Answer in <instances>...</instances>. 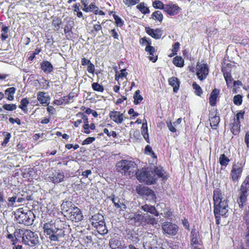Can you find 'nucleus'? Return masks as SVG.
Instances as JSON below:
<instances>
[{"label":"nucleus","instance_id":"5701e85b","mask_svg":"<svg viewBox=\"0 0 249 249\" xmlns=\"http://www.w3.org/2000/svg\"><path fill=\"white\" fill-rule=\"evenodd\" d=\"M109 246L111 249H126V247L118 239L111 238L109 240Z\"/></svg>","mask_w":249,"mask_h":249},{"label":"nucleus","instance_id":"a19ab883","mask_svg":"<svg viewBox=\"0 0 249 249\" xmlns=\"http://www.w3.org/2000/svg\"><path fill=\"white\" fill-rule=\"evenodd\" d=\"M134 104L136 105L139 104L143 100V97L140 95V90H137L133 95Z\"/></svg>","mask_w":249,"mask_h":249},{"label":"nucleus","instance_id":"b1692460","mask_svg":"<svg viewBox=\"0 0 249 249\" xmlns=\"http://www.w3.org/2000/svg\"><path fill=\"white\" fill-rule=\"evenodd\" d=\"M40 68L45 73H50L53 70V67L50 62L47 60L40 63Z\"/></svg>","mask_w":249,"mask_h":249},{"label":"nucleus","instance_id":"09e8293b","mask_svg":"<svg viewBox=\"0 0 249 249\" xmlns=\"http://www.w3.org/2000/svg\"><path fill=\"white\" fill-rule=\"evenodd\" d=\"M146 220V225H154L155 224H157L156 218L150 215L147 214H146V220Z\"/></svg>","mask_w":249,"mask_h":249},{"label":"nucleus","instance_id":"72a5a7b5","mask_svg":"<svg viewBox=\"0 0 249 249\" xmlns=\"http://www.w3.org/2000/svg\"><path fill=\"white\" fill-rule=\"evenodd\" d=\"M102 27L99 21L95 24H94L92 28L91 29L89 33L94 36H95L97 33L100 31H102Z\"/></svg>","mask_w":249,"mask_h":249},{"label":"nucleus","instance_id":"864d4df0","mask_svg":"<svg viewBox=\"0 0 249 249\" xmlns=\"http://www.w3.org/2000/svg\"><path fill=\"white\" fill-rule=\"evenodd\" d=\"M64 33L66 35V37L67 39H69L71 38L73 34L71 31V27L66 25L64 28Z\"/></svg>","mask_w":249,"mask_h":249},{"label":"nucleus","instance_id":"c756f323","mask_svg":"<svg viewBox=\"0 0 249 249\" xmlns=\"http://www.w3.org/2000/svg\"><path fill=\"white\" fill-rule=\"evenodd\" d=\"M62 21L61 18L59 17H55L53 18L52 21V25L54 31H58L62 25Z\"/></svg>","mask_w":249,"mask_h":249},{"label":"nucleus","instance_id":"bf43d9fd","mask_svg":"<svg viewBox=\"0 0 249 249\" xmlns=\"http://www.w3.org/2000/svg\"><path fill=\"white\" fill-rule=\"evenodd\" d=\"M245 113V112L243 110H241L239 111L237 114H236V118L234 119V120H236V121L240 122V119H243L244 114Z\"/></svg>","mask_w":249,"mask_h":249},{"label":"nucleus","instance_id":"6e6552de","mask_svg":"<svg viewBox=\"0 0 249 249\" xmlns=\"http://www.w3.org/2000/svg\"><path fill=\"white\" fill-rule=\"evenodd\" d=\"M90 221L92 225L96 228L97 232L101 235H105L108 232L104 218L103 215L96 213L92 216Z\"/></svg>","mask_w":249,"mask_h":249},{"label":"nucleus","instance_id":"c85d7f7f","mask_svg":"<svg viewBox=\"0 0 249 249\" xmlns=\"http://www.w3.org/2000/svg\"><path fill=\"white\" fill-rule=\"evenodd\" d=\"M231 125V133L234 135H237L240 131L241 122L234 120L233 122Z\"/></svg>","mask_w":249,"mask_h":249},{"label":"nucleus","instance_id":"603ef678","mask_svg":"<svg viewBox=\"0 0 249 249\" xmlns=\"http://www.w3.org/2000/svg\"><path fill=\"white\" fill-rule=\"evenodd\" d=\"M113 18L115 20V23L117 27H122L124 24V21L116 14L113 15Z\"/></svg>","mask_w":249,"mask_h":249},{"label":"nucleus","instance_id":"4d7b16f0","mask_svg":"<svg viewBox=\"0 0 249 249\" xmlns=\"http://www.w3.org/2000/svg\"><path fill=\"white\" fill-rule=\"evenodd\" d=\"M125 69H123L121 71L120 73H116L115 75V79L118 81L120 78L123 77H126L127 75V72L125 71Z\"/></svg>","mask_w":249,"mask_h":249},{"label":"nucleus","instance_id":"20e7f679","mask_svg":"<svg viewBox=\"0 0 249 249\" xmlns=\"http://www.w3.org/2000/svg\"><path fill=\"white\" fill-rule=\"evenodd\" d=\"M18 232L16 235L18 237L21 238V241L24 244L34 247L39 243L38 236L35 232L23 229H19Z\"/></svg>","mask_w":249,"mask_h":249},{"label":"nucleus","instance_id":"412c9836","mask_svg":"<svg viewBox=\"0 0 249 249\" xmlns=\"http://www.w3.org/2000/svg\"><path fill=\"white\" fill-rule=\"evenodd\" d=\"M151 42H148V45H147L145 48V51L149 54V59L152 62H155L158 59V55L156 54V50L155 48L151 45Z\"/></svg>","mask_w":249,"mask_h":249},{"label":"nucleus","instance_id":"c9c22d12","mask_svg":"<svg viewBox=\"0 0 249 249\" xmlns=\"http://www.w3.org/2000/svg\"><path fill=\"white\" fill-rule=\"evenodd\" d=\"M151 18L161 23L163 20V16L160 11L158 10L152 14Z\"/></svg>","mask_w":249,"mask_h":249},{"label":"nucleus","instance_id":"e433bc0d","mask_svg":"<svg viewBox=\"0 0 249 249\" xmlns=\"http://www.w3.org/2000/svg\"><path fill=\"white\" fill-rule=\"evenodd\" d=\"M16 90V89L14 87H11L5 90V94L7 96V99L8 100L12 101L14 100V95Z\"/></svg>","mask_w":249,"mask_h":249},{"label":"nucleus","instance_id":"6ab92c4d","mask_svg":"<svg viewBox=\"0 0 249 249\" xmlns=\"http://www.w3.org/2000/svg\"><path fill=\"white\" fill-rule=\"evenodd\" d=\"M37 99L42 105H48L50 103V97L47 92L39 91L37 93Z\"/></svg>","mask_w":249,"mask_h":249},{"label":"nucleus","instance_id":"dca6fc26","mask_svg":"<svg viewBox=\"0 0 249 249\" xmlns=\"http://www.w3.org/2000/svg\"><path fill=\"white\" fill-rule=\"evenodd\" d=\"M181 8L177 4L169 3L165 4L163 11L170 16L178 15L181 11Z\"/></svg>","mask_w":249,"mask_h":249},{"label":"nucleus","instance_id":"bb28decb","mask_svg":"<svg viewBox=\"0 0 249 249\" xmlns=\"http://www.w3.org/2000/svg\"><path fill=\"white\" fill-rule=\"evenodd\" d=\"M219 90L217 89H213L211 92L209 97V104L211 106L214 107L215 106L217 98L219 94Z\"/></svg>","mask_w":249,"mask_h":249},{"label":"nucleus","instance_id":"79ce46f5","mask_svg":"<svg viewBox=\"0 0 249 249\" xmlns=\"http://www.w3.org/2000/svg\"><path fill=\"white\" fill-rule=\"evenodd\" d=\"M2 135L4 136V139L1 142V144L2 146L5 147L9 142V140L11 138V134L9 132L4 131L2 133Z\"/></svg>","mask_w":249,"mask_h":249},{"label":"nucleus","instance_id":"49530a36","mask_svg":"<svg viewBox=\"0 0 249 249\" xmlns=\"http://www.w3.org/2000/svg\"><path fill=\"white\" fill-rule=\"evenodd\" d=\"M9 28L6 26H3L1 28V39L2 41L5 40L8 37V32Z\"/></svg>","mask_w":249,"mask_h":249},{"label":"nucleus","instance_id":"f257e3e1","mask_svg":"<svg viewBox=\"0 0 249 249\" xmlns=\"http://www.w3.org/2000/svg\"><path fill=\"white\" fill-rule=\"evenodd\" d=\"M61 222L59 219L44 221L42 226L43 232L51 242H58L65 235L64 228L59 226Z\"/></svg>","mask_w":249,"mask_h":249},{"label":"nucleus","instance_id":"69168bd1","mask_svg":"<svg viewBox=\"0 0 249 249\" xmlns=\"http://www.w3.org/2000/svg\"><path fill=\"white\" fill-rule=\"evenodd\" d=\"M95 140L94 137H89L87 138L82 142V145L89 144L94 142Z\"/></svg>","mask_w":249,"mask_h":249},{"label":"nucleus","instance_id":"c03bdc74","mask_svg":"<svg viewBox=\"0 0 249 249\" xmlns=\"http://www.w3.org/2000/svg\"><path fill=\"white\" fill-rule=\"evenodd\" d=\"M231 64L230 63H224V65L221 68V71L223 72V75L231 72Z\"/></svg>","mask_w":249,"mask_h":249},{"label":"nucleus","instance_id":"aec40b11","mask_svg":"<svg viewBox=\"0 0 249 249\" xmlns=\"http://www.w3.org/2000/svg\"><path fill=\"white\" fill-rule=\"evenodd\" d=\"M64 178L63 173L59 170H54L50 177L51 180L54 183H58L61 182L63 180Z\"/></svg>","mask_w":249,"mask_h":249},{"label":"nucleus","instance_id":"39448f33","mask_svg":"<svg viewBox=\"0 0 249 249\" xmlns=\"http://www.w3.org/2000/svg\"><path fill=\"white\" fill-rule=\"evenodd\" d=\"M249 194V176H248L242 183L237 197V202L240 209H243L246 206L248 201Z\"/></svg>","mask_w":249,"mask_h":249},{"label":"nucleus","instance_id":"423d86ee","mask_svg":"<svg viewBox=\"0 0 249 249\" xmlns=\"http://www.w3.org/2000/svg\"><path fill=\"white\" fill-rule=\"evenodd\" d=\"M17 222L19 224L26 226H30L33 224L35 217L34 213L30 210L24 212L22 208L18 209L15 214Z\"/></svg>","mask_w":249,"mask_h":249},{"label":"nucleus","instance_id":"5fc2aeb1","mask_svg":"<svg viewBox=\"0 0 249 249\" xmlns=\"http://www.w3.org/2000/svg\"><path fill=\"white\" fill-rule=\"evenodd\" d=\"M4 109L8 111H13L16 109L17 106L14 104H5L2 106Z\"/></svg>","mask_w":249,"mask_h":249},{"label":"nucleus","instance_id":"4468645a","mask_svg":"<svg viewBox=\"0 0 249 249\" xmlns=\"http://www.w3.org/2000/svg\"><path fill=\"white\" fill-rule=\"evenodd\" d=\"M69 217L72 222H78L83 219V216L81 210L74 206L69 213Z\"/></svg>","mask_w":249,"mask_h":249},{"label":"nucleus","instance_id":"473e14b6","mask_svg":"<svg viewBox=\"0 0 249 249\" xmlns=\"http://www.w3.org/2000/svg\"><path fill=\"white\" fill-rule=\"evenodd\" d=\"M18 231H19V229H17V230H15L13 234L9 233L7 235V236H6L7 238L8 239H10L11 240L12 245H16L18 243V242L19 240V239H20L21 238V237H18L17 236V235H16V232H18Z\"/></svg>","mask_w":249,"mask_h":249},{"label":"nucleus","instance_id":"774afa93","mask_svg":"<svg viewBox=\"0 0 249 249\" xmlns=\"http://www.w3.org/2000/svg\"><path fill=\"white\" fill-rule=\"evenodd\" d=\"M118 31V30H117L116 29H113L109 31V33L111 34L112 36L114 39H119Z\"/></svg>","mask_w":249,"mask_h":249},{"label":"nucleus","instance_id":"680f3d73","mask_svg":"<svg viewBox=\"0 0 249 249\" xmlns=\"http://www.w3.org/2000/svg\"><path fill=\"white\" fill-rule=\"evenodd\" d=\"M223 75H224V78L225 79L227 84L228 85L229 84H231L233 80V79L232 78V77H231V72L229 73H226V74Z\"/></svg>","mask_w":249,"mask_h":249},{"label":"nucleus","instance_id":"a211bd4d","mask_svg":"<svg viewBox=\"0 0 249 249\" xmlns=\"http://www.w3.org/2000/svg\"><path fill=\"white\" fill-rule=\"evenodd\" d=\"M145 31L149 36L155 39H160L162 35V31L160 28L153 29L149 27H146Z\"/></svg>","mask_w":249,"mask_h":249},{"label":"nucleus","instance_id":"9d476101","mask_svg":"<svg viewBox=\"0 0 249 249\" xmlns=\"http://www.w3.org/2000/svg\"><path fill=\"white\" fill-rule=\"evenodd\" d=\"M89 0H81V2L83 5V11L88 13L89 12H93L95 15L105 16V13L101 10L98 9V7L95 2H91L89 5Z\"/></svg>","mask_w":249,"mask_h":249},{"label":"nucleus","instance_id":"cd10ccee","mask_svg":"<svg viewBox=\"0 0 249 249\" xmlns=\"http://www.w3.org/2000/svg\"><path fill=\"white\" fill-rule=\"evenodd\" d=\"M141 209L144 212L154 214L156 216H158L159 213L154 206L150 205L148 204H145L141 207Z\"/></svg>","mask_w":249,"mask_h":249},{"label":"nucleus","instance_id":"ea45409f","mask_svg":"<svg viewBox=\"0 0 249 249\" xmlns=\"http://www.w3.org/2000/svg\"><path fill=\"white\" fill-rule=\"evenodd\" d=\"M230 160L224 154H221L219 159V162L221 166L226 167Z\"/></svg>","mask_w":249,"mask_h":249},{"label":"nucleus","instance_id":"4c0bfd02","mask_svg":"<svg viewBox=\"0 0 249 249\" xmlns=\"http://www.w3.org/2000/svg\"><path fill=\"white\" fill-rule=\"evenodd\" d=\"M29 104V101L28 100L27 98H22L20 101V105H19L18 107L22 111H23L24 112L26 113L28 111V109H27V107Z\"/></svg>","mask_w":249,"mask_h":249},{"label":"nucleus","instance_id":"f3484780","mask_svg":"<svg viewBox=\"0 0 249 249\" xmlns=\"http://www.w3.org/2000/svg\"><path fill=\"white\" fill-rule=\"evenodd\" d=\"M108 115L110 119L117 124H122L124 120V114L119 111H110Z\"/></svg>","mask_w":249,"mask_h":249},{"label":"nucleus","instance_id":"7ed1b4c3","mask_svg":"<svg viewBox=\"0 0 249 249\" xmlns=\"http://www.w3.org/2000/svg\"><path fill=\"white\" fill-rule=\"evenodd\" d=\"M116 170L124 176H131L138 171L137 164L133 161L122 160L116 163Z\"/></svg>","mask_w":249,"mask_h":249},{"label":"nucleus","instance_id":"0eeeda50","mask_svg":"<svg viewBox=\"0 0 249 249\" xmlns=\"http://www.w3.org/2000/svg\"><path fill=\"white\" fill-rule=\"evenodd\" d=\"M136 175L140 182H144L147 185L154 184L157 181L154 171L147 170L145 168H142L140 171L138 169Z\"/></svg>","mask_w":249,"mask_h":249},{"label":"nucleus","instance_id":"f8f14e48","mask_svg":"<svg viewBox=\"0 0 249 249\" xmlns=\"http://www.w3.org/2000/svg\"><path fill=\"white\" fill-rule=\"evenodd\" d=\"M196 75L198 78L202 81L206 78L209 73V68L208 65L205 63L200 64L199 62L196 64Z\"/></svg>","mask_w":249,"mask_h":249},{"label":"nucleus","instance_id":"0e129e2a","mask_svg":"<svg viewBox=\"0 0 249 249\" xmlns=\"http://www.w3.org/2000/svg\"><path fill=\"white\" fill-rule=\"evenodd\" d=\"M76 116L77 117H80L83 120L84 124L89 123V119L87 115H86L84 113L82 112H78Z\"/></svg>","mask_w":249,"mask_h":249},{"label":"nucleus","instance_id":"9b49d317","mask_svg":"<svg viewBox=\"0 0 249 249\" xmlns=\"http://www.w3.org/2000/svg\"><path fill=\"white\" fill-rule=\"evenodd\" d=\"M191 245L193 249H201L199 246H201L202 241L200 238L199 231L196 229H192L190 233Z\"/></svg>","mask_w":249,"mask_h":249},{"label":"nucleus","instance_id":"f704fd0d","mask_svg":"<svg viewBox=\"0 0 249 249\" xmlns=\"http://www.w3.org/2000/svg\"><path fill=\"white\" fill-rule=\"evenodd\" d=\"M75 205L71 201H66L62 203L61 207L64 212H68L71 211V208H72Z\"/></svg>","mask_w":249,"mask_h":249},{"label":"nucleus","instance_id":"ddd939ff","mask_svg":"<svg viewBox=\"0 0 249 249\" xmlns=\"http://www.w3.org/2000/svg\"><path fill=\"white\" fill-rule=\"evenodd\" d=\"M161 227L165 233L173 236L177 234L178 230V226L170 222H164Z\"/></svg>","mask_w":249,"mask_h":249},{"label":"nucleus","instance_id":"338daca9","mask_svg":"<svg viewBox=\"0 0 249 249\" xmlns=\"http://www.w3.org/2000/svg\"><path fill=\"white\" fill-rule=\"evenodd\" d=\"M154 240L152 241H147L143 244L144 249H154L155 247L152 244V242H154Z\"/></svg>","mask_w":249,"mask_h":249},{"label":"nucleus","instance_id":"2f4dec72","mask_svg":"<svg viewBox=\"0 0 249 249\" xmlns=\"http://www.w3.org/2000/svg\"><path fill=\"white\" fill-rule=\"evenodd\" d=\"M138 193L143 196H154V192L148 187H143L141 188L139 190H137Z\"/></svg>","mask_w":249,"mask_h":249},{"label":"nucleus","instance_id":"58836bf2","mask_svg":"<svg viewBox=\"0 0 249 249\" xmlns=\"http://www.w3.org/2000/svg\"><path fill=\"white\" fill-rule=\"evenodd\" d=\"M173 64L178 67H182L184 65V60L180 56H175L173 60Z\"/></svg>","mask_w":249,"mask_h":249},{"label":"nucleus","instance_id":"de8ad7c7","mask_svg":"<svg viewBox=\"0 0 249 249\" xmlns=\"http://www.w3.org/2000/svg\"><path fill=\"white\" fill-rule=\"evenodd\" d=\"M192 86L195 89V94L197 96H200L203 93L201 88L196 82H194Z\"/></svg>","mask_w":249,"mask_h":249},{"label":"nucleus","instance_id":"6e6d98bb","mask_svg":"<svg viewBox=\"0 0 249 249\" xmlns=\"http://www.w3.org/2000/svg\"><path fill=\"white\" fill-rule=\"evenodd\" d=\"M123 1L127 7H131L138 4L140 0H123Z\"/></svg>","mask_w":249,"mask_h":249},{"label":"nucleus","instance_id":"1a4fd4ad","mask_svg":"<svg viewBox=\"0 0 249 249\" xmlns=\"http://www.w3.org/2000/svg\"><path fill=\"white\" fill-rule=\"evenodd\" d=\"M245 162L242 161H238L233 162L231 171L230 176L233 182H238L241 177Z\"/></svg>","mask_w":249,"mask_h":249},{"label":"nucleus","instance_id":"f03ea898","mask_svg":"<svg viewBox=\"0 0 249 249\" xmlns=\"http://www.w3.org/2000/svg\"><path fill=\"white\" fill-rule=\"evenodd\" d=\"M213 213H221L222 216L226 217L228 212V200L224 197L220 188H216L213 191Z\"/></svg>","mask_w":249,"mask_h":249},{"label":"nucleus","instance_id":"7c9ffc66","mask_svg":"<svg viewBox=\"0 0 249 249\" xmlns=\"http://www.w3.org/2000/svg\"><path fill=\"white\" fill-rule=\"evenodd\" d=\"M145 122H143L142 124V126L141 127V133L146 142L150 143L149 135L148 133L147 124L146 121L145 120Z\"/></svg>","mask_w":249,"mask_h":249},{"label":"nucleus","instance_id":"a18cd8bd","mask_svg":"<svg viewBox=\"0 0 249 249\" xmlns=\"http://www.w3.org/2000/svg\"><path fill=\"white\" fill-rule=\"evenodd\" d=\"M136 7L142 14H146L150 12L149 8L145 6L143 2L140 3L139 4L137 5Z\"/></svg>","mask_w":249,"mask_h":249},{"label":"nucleus","instance_id":"4be33fe9","mask_svg":"<svg viewBox=\"0 0 249 249\" xmlns=\"http://www.w3.org/2000/svg\"><path fill=\"white\" fill-rule=\"evenodd\" d=\"M153 171L157 179L161 178L162 180H165L167 179V175L162 167L160 166L155 167Z\"/></svg>","mask_w":249,"mask_h":249},{"label":"nucleus","instance_id":"2eb2a0df","mask_svg":"<svg viewBox=\"0 0 249 249\" xmlns=\"http://www.w3.org/2000/svg\"><path fill=\"white\" fill-rule=\"evenodd\" d=\"M210 125L212 129H216L220 122V117L217 115V110L213 109L210 111L209 115Z\"/></svg>","mask_w":249,"mask_h":249},{"label":"nucleus","instance_id":"3c124183","mask_svg":"<svg viewBox=\"0 0 249 249\" xmlns=\"http://www.w3.org/2000/svg\"><path fill=\"white\" fill-rule=\"evenodd\" d=\"M233 102L235 105L240 106L243 102V97L240 94L235 95L233 98Z\"/></svg>","mask_w":249,"mask_h":249},{"label":"nucleus","instance_id":"052dcab7","mask_svg":"<svg viewBox=\"0 0 249 249\" xmlns=\"http://www.w3.org/2000/svg\"><path fill=\"white\" fill-rule=\"evenodd\" d=\"M128 114L132 115L129 118L130 120L134 119L139 115V114L138 112H135L133 108H131L128 110Z\"/></svg>","mask_w":249,"mask_h":249},{"label":"nucleus","instance_id":"393cba45","mask_svg":"<svg viewBox=\"0 0 249 249\" xmlns=\"http://www.w3.org/2000/svg\"><path fill=\"white\" fill-rule=\"evenodd\" d=\"M169 84L173 88V92H178L180 87V81L176 77L173 76L168 79Z\"/></svg>","mask_w":249,"mask_h":249},{"label":"nucleus","instance_id":"a878e982","mask_svg":"<svg viewBox=\"0 0 249 249\" xmlns=\"http://www.w3.org/2000/svg\"><path fill=\"white\" fill-rule=\"evenodd\" d=\"M142 214L139 213H131L130 214L128 217H126V219L129 222H131L132 224H134V225H140L141 220H142Z\"/></svg>","mask_w":249,"mask_h":249},{"label":"nucleus","instance_id":"13d9d810","mask_svg":"<svg viewBox=\"0 0 249 249\" xmlns=\"http://www.w3.org/2000/svg\"><path fill=\"white\" fill-rule=\"evenodd\" d=\"M114 205L116 209H120V211H124L126 208V205L124 203H121L120 202V200H119L118 202H117V203H115V204H114Z\"/></svg>","mask_w":249,"mask_h":249},{"label":"nucleus","instance_id":"37998d69","mask_svg":"<svg viewBox=\"0 0 249 249\" xmlns=\"http://www.w3.org/2000/svg\"><path fill=\"white\" fill-rule=\"evenodd\" d=\"M153 7L155 9H158L160 10H164L165 4H164L163 3L159 0H156L154 1L152 3Z\"/></svg>","mask_w":249,"mask_h":249},{"label":"nucleus","instance_id":"e2e57ef3","mask_svg":"<svg viewBox=\"0 0 249 249\" xmlns=\"http://www.w3.org/2000/svg\"><path fill=\"white\" fill-rule=\"evenodd\" d=\"M40 52H41V49L40 48H36L35 51L28 57V60L29 61H33L36 55L38 54Z\"/></svg>","mask_w":249,"mask_h":249},{"label":"nucleus","instance_id":"8fccbe9b","mask_svg":"<svg viewBox=\"0 0 249 249\" xmlns=\"http://www.w3.org/2000/svg\"><path fill=\"white\" fill-rule=\"evenodd\" d=\"M91 87L92 89L94 91H98V92H103L104 91V87L99 84L97 82H94L92 84Z\"/></svg>","mask_w":249,"mask_h":249}]
</instances>
